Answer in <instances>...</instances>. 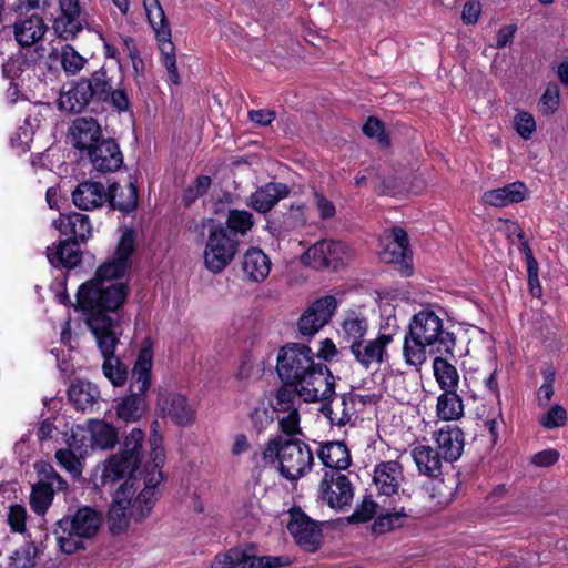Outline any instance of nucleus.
I'll list each match as a JSON object with an SVG mask.
<instances>
[{
  "mask_svg": "<svg viewBox=\"0 0 568 568\" xmlns=\"http://www.w3.org/2000/svg\"><path fill=\"white\" fill-rule=\"evenodd\" d=\"M315 353L302 343H287L277 354L276 372L285 385L297 387L305 403L325 400L334 394V376Z\"/></svg>",
  "mask_w": 568,
  "mask_h": 568,
  "instance_id": "f257e3e1",
  "label": "nucleus"
},
{
  "mask_svg": "<svg viewBox=\"0 0 568 568\" xmlns=\"http://www.w3.org/2000/svg\"><path fill=\"white\" fill-rule=\"evenodd\" d=\"M456 336L444 327L443 320L429 308L420 310L409 323L404 337L403 356L407 365L420 366L427 361V348L454 357Z\"/></svg>",
  "mask_w": 568,
  "mask_h": 568,
  "instance_id": "f03ea898",
  "label": "nucleus"
},
{
  "mask_svg": "<svg viewBox=\"0 0 568 568\" xmlns=\"http://www.w3.org/2000/svg\"><path fill=\"white\" fill-rule=\"evenodd\" d=\"M404 480L403 467L396 460L383 462L375 466L373 483L377 496L383 498V509L379 517L375 519L373 531L383 534L402 525L403 518L407 517L406 503L409 494L399 487Z\"/></svg>",
  "mask_w": 568,
  "mask_h": 568,
  "instance_id": "7ed1b4c3",
  "label": "nucleus"
},
{
  "mask_svg": "<svg viewBox=\"0 0 568 568\" xmlns=\"http://www.w3.org/2000/svg\"><path fill=\"white\" fill-rule=\"evenodd\" d=\"M262 459L268 464L278 463V473L290 481L304 477L314 463L310 446L297 438L272 437L265 444Z\"/></svg>",
  "mask_w": 568,
  "mask_h": 568,
  "instance_id": "20e7f679",
  "label": "nucleus"
},
{
  "mask_svg": "<svg viewBox=\"0 0 568 568\" xmlns=\"http://www.w3.org/2000/svg\"><path fill=\"white\" fill-rule=\"evenodd\" d=\"M97 346L103 357L102 371L113 386H122L128 379V367L115 355L122 334L121 325L102 314H94L85 320Z\"/></svg>",
  "mask_w": 568,
  "mask_h": 568,
  "instance_id": "39448f33",
  "label": "nucleus"
},
{
  "mask_svg": "<svg viewBox=\"0 0 568 568\" xmlns=\"http://www.w3.org/2000/svg\"><path fill=\"white\" fill-rule=\"evenodd\" d=\"M153 352L143 344L132 369L130 395L123 397L115 407L116 415L126 423H135L148 410L146 392L151 385Z\"/></svg>",
  "mask_w": 568,
  "mask_h": 568,
  "instance_id": "423d86ee",
  "label": "nucleus"
},
{
  "mask_svg": "<svg viewBox=\"0 0 568 568\" xmlns=\"http://www.w3.org/2000/svg\"><path fill=\"white\" fill-rule=\"evenodd\" d=\"M128 296V285L124 282H110L92 278L83 283L77 293L79 307L88 312L87 318L94 314H102L113 321L106 312H115L124 303Z\"/></svg>",
  "mask_w": 568,
  "mask_h": 568,
  "instance_id": "0eeeda50",
  "label": "nucleus"
},
{
  "mask_svg": "<svg viewBox=\"0 0 568 568\" xmlns=\"http://www.w3.org/2000/svg\"><path fill=\"white\" fill-rule=\"evenodd\" d=\"M119 189L120 185L116 182L111 183L108 191H105L104 185L100 182L84 181L79 183L72 192V202L82 211L101 207L105 202H109L113 210H119L123 213L134 211L138 205V190L134 183H129L128 195L124 201L116 200V191Z\"/></svg>",
  "mask_w": 568,
  "mask_h": 568,
  "instance_id": "6e6552de",
  "label": "nucleus"
},
{
  "mask_svg": "<svg viewBox=\"0 0 568 568\" xmlns=\"http://www.w3.org/2000/svg\"><path fill=\"white\" fill-rule=\"evenodd\" d=\"M202 229H209L203 252L204 265L213 274L223 272L235 258L240 241L224 224L213 219H202Z\"/></svg>",
  "mask_w": 568,
  "mask_h": 568,
  "instance_id": "1a4fd4ad",
  "label": "nucleus"
},
{
  "mask_svg": "<svg viewBox=\"0 0 568 568\" xmlns=\"http://www.w3.org/2000/svg\"><path fill=\"white\" fill-rule=\"evenodd\" d=\"M102 515L91 507L79 508L72 517H63L58 521L54 530L57 540L67 554L80 548L81 541L74 538H91L101 525Z\"/></svg>",
  "mask_w": 568,
  "mask_h": 568,
  "instance_id": "9d476101",
  "label": "nucleus"
},
{
  "mask_svg": "<svg viewBox=\"0 0 568 568\" xmlns=\"http://www.w3.org/2000/svg\"><path fill=\"white\" fill-rule=\"evenodd\" d=\"M148 20L152 26L159 41L162 63L166 68L170 80L180 84V75L176 68L175 47L171 41V28L159 0H143Z\"/></svg>",
  "mask_w": 568,
  "mask_h": 568,
  "instance_id": "9b49d317",
  "label": "nucleus"
},
{
  "mask_svg": "<svg viewBox=\"0 0 568 568\" xmlns=\"http://www.w3.org/2000/svg\"><path fill=\"white\" fill-rule=\"evenodd\" d=\"M87 88L93 102L108 104L119 113L130 110L129 92L123 83L114 85L113 78L104 67L95 70L90 77H84Z\"/></svg>",
  "mask_w": 568,
  "mask_h": 568,
  "instance_id": "f8f14e48",
  "label": "nucleus"
},
{
  "mask_svg": "<svg viewBox=\"0 0 568 568\" xmlns=\"http://www.w3.org/2000/svg\"><path fill=\"white\" fill-rule=\"evenodd\" d=\"M352 258V250L339 241L322 240L310 246L302 255L301 263L314 270L337 271Z\"/></svg>",
  "mask_w": 568,
  "mask_h": 568,
  "instance_id": "ddd939ff",
  "label": "nucleus"
},
{
  "mask_svg": "<svg viewBox=\"0 0 568 568\" xmlns=\"http://www.w3.org/2000/svg\"><path fill=\"white\" fill-rule=\"evenodd\" d=\"M135 232L132 229L125 230L118 243L114 256L100 265L93 278L110 282H119L130 266V256L134 251Z\"/></svg>",
  "mask_w": 568,
  "mask_h": 568,
  "instance_id": "4468645a",
  "label": "nucleus"
},
{
  "mask_svg": "<svg viewBox=\"0 0 568 568\" xmlns=\"http://www.w3.org/2000/svg\"><path fill=\"white\" fill-rule=\"evenodd\" d=\"M337 308V300L326 295L314 301L298 320V332L303 336H314L324 327Z\"/></svg>",
  "mask_w": 568,
  "mask_h": 568,
  "instance_id": "2eb2a0df",
  "label": "nucleus"
},
{
  "mask_svg": "<svg viewBox=\"0 0 568 568\" xmlns=\"http://www.w3.org/2000/svg\"><path fill=\"white\" fill-rule=\"evenodd\" d=\"M393 342L392 334H378L374 339L352 343L349 349L355 361L365 369L379 366L388 361L387 346Z\"/></svg>",
  "mask_w": 568,
  "mask_h": 568,
  "instance_id": "dca6fc26",
  "label": "nucleus"
},
{
  "mask_svg": "<svg viewBox=\"0 0 568 568\" xmlns=\"http://www.w3.org/2000/svg\"><path fill=\"white\" fill-rule=\"evenodd\" d=\"M320 493L323 500L334 509H344L349 506L354 497V489L348 477L334 471L324 474L320 484Z\"/></svg>",
  "mask_w": 568,
  "mask_h": 568,
  "instance_id": "f3484780",
  "label": "nucleus"
},
{
  "mask_svg": "<svg viewBox=\"0 0 568 568\" xmlns=\"http://www.w3.org/2000/svg\"><path fill=\"white\" fill-rule=\"evenodd\" d=\"M60 14L53 22V30L63 40H73L87 26L85 13L79 0H59Z\"/></svg>",
  "mask_w": 568,
  "mask_h": 568,
  "instance_id": "a211bd4d",
  "label": "nucleus"
},
{
  "mask_svg": "<svg viewBox=\"0 0 568 568\" xmlns=\"http://www.w3.org/2000/svg\"><path fill=\"white\" fill-rule=\"evenodd\" d=\"M69 133L73 148L80 151L82 159H84L88 151L106 139L103 138L99 122L91 116H81L73 120Z\"/></svg>",
  "mask_w": 568,
  "mask_h": 568,
  "instance_id": "6ab92c4d",
  "label": "nucleus"
},
{
  "mask_svg": "<svg viewBox=\"0 0 568 568\" xmlns=\"http://www.w3.org/2000/svg\"><path fill=\"white\" fill-rule=\"evenodd\" d=\"M84 158L89 160L97 172L102 174L115 172L123 165V154L120 145L112 138L100 141L98 145L84 154Z\"/></svg>",
  "mask_w": 568,
  "mask_h": 568,
  "instance_id": "aec40b11",
  "label": "nucleus"
},
{
  "mask_svg": "<svg viewBox=\"0 0 568 568\" xmlns=\"http://www.w3.org/2000/svg\"><path fill=\"white\" fill-rule=\"evenodd\" d=\"M379 258L385 263L399 264L406 276L412 274L409 240L404 229H392L390 237L386 239L384 248L379 252Z\"/></svg>",
  "mask_w": 568,
  "mask_h": 568,
  "instance_id": "412c9836",
  "label": "nucleus"
},
{
  "mask_svg": "<svg viewBox=\"0 0 568 568\" xmlns=\"http://www.w3.org/2000/svg\"><path fill=\"white\" fill-rule=\"evenodd\" d=\"M335 393L327 399L321 400L323 404L320 412L329 420L332 425L343 427L353 425L356 419V400L351 393L342 394L333 399Z\"/></svg>",
  "mask_w": 568,
  "mask_h": 568,
  "instance_id": "4be33fe9",
  "label": "nucleus"
},
{
  "mask_svg": "<svg viewBox=\"0 0 568 568\" xmlns=\"http://www.w3.org/2000/svg\"><path fill=\"white\" fill-rule=\"evenodd\" d=\"M287 530L294 537L296 544L306 550L313 551L321 544V528L302 511L292 514Z\"/></svg>",
  "mask_w": 568,
  "mask_h": 568,
  "instance_id": "5701e85b",
  "label": "nucleus"
},
{
  "mask_svg": "<svg viewBox=\"0 0 568 568\" xmlns=\"http://www.w3.org/2000/svg\"><path fill=\"white\" fill-rule=\"evenodd\" d=\"M433 439L435 448L446 463L457 460L464 449V433L458 426L446 425L434 432Z\"/></svg>",
  "mask_w": 568,
  "mask_h": 568,
  "instance_id": "b1692460",
  "label": "nucleus"
},
{
  "mask_svg": "<svg viewBox=\"0 0 568 568\" xmlns=\"http://www.w3.org/2000/svg\"><path fill=\"white\" fill-rule=\"evenodd\" d=\"M52 226L62 235L69 236L68 240L84 244L92 234V224L88 215L82 213L60 214L59 219L52 222Z\"/></svg>",
  "mask_w": 568,
  "mask_h": 568,
  "instance_id": "393cba45",
  "label": "nucleus"
},
{
  "mask_svg": "<svg viewBox=\"0 0 568 568\" xmlns=\"http://www.w3.org/2000/svg\"><path fill=\"white\" fill-rule=\"evenodd\" d=\"M134 495L133 485L126 480L116 490L114 500L108 513V523L112 534H121L129 526V517L126 509L131 504L132 496Z\"/></svg>",
  "mask_w": 568,
  "mask_h": 568,
  "instance_id": "a878e982",
  "label": "nucleus"
},
{
  "mask_svg": "<svg viewBox=\"0 0 568 568\" xmlns=\"http://www.w3.org/2000/svg\"><path fill=\"white\" fill-rule=\"evenodd\" d=\"M288 195L290 187L285 183L268 182L251 194L248 205L258 213H267Z\"/></svg>",
  "mask_w": 568,
  "mask_h": 568,
  "instance_id": "bb28decb",
  "label": "nucleus"
},
{
  "mask_svg": "<svg viewBox=\"0 0 568 568\" xmlns=\"http://www.w3.org/2000/svg\"><path fill=\"white\" fill-rule=\"evenodd\" d=\"M68 396L74 408L82 413H93L101 398L98 386L82 379H78L70 385Z\"/></svg>",
  "mask_w": 568,
  "mask_h": 568,
  "instance_id": "cd10ccee",
  "label": "nucleus"
},
{
  "mask_svg": "<svg viewBox=\"0 0 568 568\" xmlns=\"http://www.w3.org/2000/svg\"><path fill=\"white\" fill-rule=\"evenodd\" d=\"M90 102H93L84 77L77 81H73L68 90L60 93L58 100V106L61 111L67 113H80L82 112Z\"/></svg>",
  "mask_w": 568,
  "mask_h": 568,
  "instance_id": "c85d7f7f",
  "label": "nucleus"
},
{
  "mask_svg": "<svg viewBox=\"0 0 568 568\" xmlns=\"http://www.w3.org/2000/svg\"><path fill=\"white\" fill-rule=\"evenodd\" d=\"M413 460L418 471L430 478H438L443 471L445 458L432 445L419 444L412 449Z\"/></svg>",
  "mask_w": 568,
  "mask_h": 568,
  "instance_id": "c756f323",
  "label": "nucleus"
},
{
  "mask_svg": "<svg viewBox=\"0 0 568 568\" xmlns=\"http://www.w3.org/2000/svg\"><path fill=\"white\" fill-rule=\"evenodd\" d=\"M528 194L524 182L516 181L503 187L486 191L483 194V202L494 207H504L510 204L523 202Z\"/></svg>",
  "mask_w": 568,
  "mask_h": 568,
  "instance_id": "7c9ffc66",
  "label": "nucleus"
},
{
  "mask_svg": "<svg viewBox=\"0 0 568 568\" xmlns=\"http://www.w3.org/2000/svg\"><path fill=\"white\" fill-rule=\"evenodd\" d=\"M159 406L165 416L180 426H187L194 420V412L181 394L170 393L161 396Z\"/></svg>",
  "mask_w": 568,
  "mask_h": 568,
  "instance_id": "2f4dec72",
  "label": "nucleus"
},
{
  "mask_svg": "<svg viewBox=\"0 0 568 568\" xmlns=\"http://www.w3.org/2000/svg\"><path fill=\"white\" fill-rule=\"evenodd\" d=\"M13 29L17 42L22 47H31L43 38L48 27L39 13H33L17 20Z\"/></svg>",
  "mask_w": 568,
  "mask_h": 568,
  "instance_id": "473e14b6",
  "label": "nucleus"
},
{
  "mask_svg": "<svg viewBox=\"0 0 568 568\" xmlns=\"http://www.w3.org/2000/svg\"><path fill=\"white\" fill-rule=\"evenodd\" d=\"M47 257L54 267L73 268L80 264L82 252L79 244L67 239L59 242L58 245L48 246Z\"/></svg>",
  "mask_w": 568,
  "mask_h": 568,
  "instance_id": "72a5a7b5",
  "label": "nucleus"
},
{
  "mask_svg": "<svg viewBox=\"0 0 568 568\" xmlns=\"http://www.w3.org/2000/svg\"><path fill=\"white\" fill-rule=\"evenodd\" d=\"M317 456L321 462L333 470H344L351 465V453L344 442L324 443Z\"/></svg>",
  "mask_w": 568,
  "mask_h": 568,
  "instance_id": "f704fd0d",
  "label": "nucleus"
},
{
  "mask_svg": "<svg viewBox=\"0 0 568 568\" xmlns=\"http://www.w3.org/2000/svg\"><path fill=\"white\" fill-rule=\"evenodd\" d=\"M242 268L251 281L261 282L270 274L271 260L261 248L251 247L243 256Z\"/></svg>",
  "mask_w": 568,
  "mask_h": 568,
  "instance_id": "c9c22d12",
  "label": "nucleus"
},
{
  "mask_svg": "<svg viewBox=\"0 0 568 568\" xmlns=\"http://www.w3.org/2000/svg\"><path fill=\"white\" fill-rule=\"evenodd\" d=\"M436 416L445 422L458 420L464 416V404L457 389L443 390L437 397Z\"/></svg>",
  "mask_w": 568,
  "mask_h": 568,
  "instance_id": "e433bc0d",
  "label": "nucleus"
},
{
  "mask_svg": "<svg viewBox=\"0 0 568 568\" xmlns=\"http://www.w3.org/2000/svg\"><path fill=\"white\" fill-rule=\"evenodd\" d=\"M447 356L439 354L433 361L434 377L442 390L457 389L459 386L458 371Z\"/></svg>",
  "mask_w": 568,
  "mask_h": 568,
  "instance_id": "4c0bfd02",
  "label": "nucleus"
},
{
  "mask_svg": "<svg viewBox=\"0 0 568 568\" xmlns=\"http://www.w3.org/2000/svg\"><path fill=\"white\" fill-rule=\"evenodd\" d=\"M136 468L138 466L135 465L134 458H125L121 454L113 455L105 464L102 474V483L104 485L108 483H115L122 479L125 475L133 473Z\"/></svg>",
  "mask_w": 568,
  "mask_h": 568,
  "instance_id": "58836bf2",
  "label": "nucleus"
},
{
  "mask_svg": "<svg viewBox=\"0 0 568 568\" xmlns=\"http://www.w3.org/2000/svg\"><path fill=\"white\" fill-rule=\"evenodd\" d=\"M342 331L351 344L361 342L368 331V321L356 312H349L342 322Z\"/></svg>",
  "mask_w": 568,
  "mask_h": 568,
  "instance_id": "ea45409f",
  "label": "nucleus"
},
{
  "mask_svg": "<svg viewBox=\"0 0 568 568\" xmlns=\"http://www.w3.org/2000/svg\"><path fill=\"white\" fill-rule=\"evenodd\" d=\"M91 440L100 448H111L118 440V432L110 424L103 420H94L89 427Z\"/></svg>",
  "mask_w": 568,
  "mask_h": 568,
  "instance_id": "a19ab883",
  "label": "nucleus"
},
{
  "mask_svg": "<svg viewBox=\"0 0 568 568\" xmlns=\"http://www.w3.org/2000/svg\"><path fill=\"white\" fill-rule=\"evenodd\" d=\"M77 436L78 434L72 430V434L68 440L69 448L58 449L55 452V458L59 465H61L68 471L74 475H80L82 471L81 463L73 452V449L78 450L81 448V445L77 444Z\"/></svg>",
  "mask_w": 568,
  "mask_h": 568,
  "instance_id": "79ce46f5",
  "label": "nucleus"
},
{
  "mask_svg": "<svg viewBox=\"0 0 568 568\" xmlns=\"http://www.w3.org/2000/svg\"><path fill=\"white\" fill-rule=\"evenodd\" d=\"M54 496V489L51 484L40 480L32 486L30 495V506L38 515H43L51 505Z\"/></svg>",
  "mask_w": 568,
  "mask_h": 568,
  "instance_id": "37998d69",
  "label": "nucleus"
},
{
  "mask_svg": "<svg viewBox=\"0 0 568 568\" xmlns=\"http://www.w3.org/2000/svg\"><path fill=\"white\" fill-rule=\"evenodd\" d=\"M298 398L301 397L297 387L284 384L276 392L274 410L278 414L298 410Z\"/></svg>",
  "mask_w": 568,
  "mask_h": 568,
  "instance_id": "c03bdc74",
  "label": "nucleus"
},
{
  "mask_svg": "<svg viewBox=\"0 0 568 568\" xmlns=\"http://www.w3.org/2000/svg\"><path fill=\"white\" fill-rule=\"evenodd\" d=\"M60 64L69 75H75L85 65L87 60L71 45L64 44L59 53Z\"/></svg>",
  "mask_w": 568,
  "mask_h": 568,
  "instance_id": "a18cd8bd",
  "label": "nucleus"
},
{
  "mask_svg": "<svg viewBox=\"0 0 568 568\" xmlns=\"http://www.w3.org/2000/svg\"><path fill=\"white\" fill-rule=\"evenodd\" d=\"M253 215L247 211L231 210L225 223L227 231L236 237L239 234L245 235L253 227Z\"/></svg>",
  "mask_w": 568,
  "mask_h": 568,
  "instance_id": "49530a36",
  "label": "nucleus"
},
{
  "mask_svg": "<svg viewBox=\"0 0 568 568\" xmlns=\"http://www.w3.org/2000/svg\"><path fill=\"white\" fill-rule=\"evenodd\" d=\"M383 508V503L374 501L371 496L364 497L362 503L356 506L354 513L349 516V521L366 523L374 516H377V519L381 513H385Z\"/></svg>",
  "mask_w": 568,
  "mask_h": 568,
  "instance_id": "de8ad7c7",
  "label": "nucleus"
},
{
  "mask_svg": "<svg viewBox=\"0 0 568 568\" xmlns=\"http://www.w3.org/2000/svg\"><path fill=\"white\" fill-rule=\"evenodd\" d=\"M145 438V434L140 428H133L131 433L125 437L121 455L125 458L132 457L135 459V465L139 466L141 462L142 443Z\"/></svg>",
  "mask_w": 568,
  "mask_h": 568,
  "instance_id": "09e8293b",
  "label": "nucleus"
},
{
  "mask_svg": "<svg viewBox=\"0 0 568 568\" xmlns=\"http://www.w3.org/2000/svg\"><path fill=\"white\" fill-rule=\"evenodd\" d=\"M212 184V179L209 175H200L194 182L184 190L182 201L189 206L199 197L207 193Z\"/></svg>",
  "mask_w": 568,
  "mask_h": 568,
  "instance_id": "8fccbe9b",
  "label": "nucleus"
},
{
  "mask_svg": "<svg viewBox=\"0 0 568 568\" xmlns=\"http://www.w3.org/2000/svg\"><path fill=\"white\" fill-rule=\"evenodd\" d=\"M37 547L33 544H24L10 557L11 565L16 568H31L36 565Z\"/></svg>",
  "mask_w": 568,
  "mask_h": 568,
  "instance_id": "3c124183",
  "label": "nucleus"
},
{
  "mask_svg": "<svg viewBox=\"0 0 568 568\" xmlns=\"http://www.w3.org/2000/svg\"><path fill=\"white\" fill-rule=\"evenodd\" d=\"M278 425L283 434L288 437L301 435L302 430L300 427V413L293 410L278 415Z\"/></svg>",
  "mask_w": 568,
  "mask_h": 568,
  "instance_id": "603ef678",
  "label": "nucleus"
},
{
  "mask_svg": "<svg viewBox=\"0 0 568 568\" xmlns=\"http://www.w3.org/2000/svg\"><path fill=\"white\" fill-rule=\"evenodd\" d=\"M567 423L566 409L556 404L540 419V425L547 429L561 427Z\"/></svg>",
  "mask_w": 568,
  "mask_h": 568,
  "instance_id": "864d4df0",
  "label": "nucleus"
},
{
  "mask_svg": "<svg viewBox=\"0 0 568 568\" xmlns=\"http://www.w3.org/2000/svg\"><path fill=\"white\" fill-rule=\"evenodd\" d=\"M559 88L557 84H549L540 99V109L544 114H552L559 105Z\"/></svg>",
  "mask_w": 568,
  "mask_h": 568,
  "instance_id": "5fc2aeb1",
  "label": "nucleus"
},
{
  "mask_svg": "<svg viewBox=\"0 0 568 568\" xmlns=\"http://www.w3.org/2000/svg\"><path fill=\"white\" fill-rule=\"evenodd\" d=\"M515 129L523 139H530L532 133L536 131L534 116L529 112H519L515 116Z\"/></svg>",
  "mask_w": 568,
  "mask_h": 568,
  "instance_id": "6e6d98bb",
  "label": "nucleus"
},
{
  "mask_svg": "<svg viewBox=\"0 0 568 568\" xmlns=\"http://www.w3.org/2000/svg\"><path fill=\"white\" fill-rule=\"evenodd\" d=\"M363 133L368 138H376L379 143L388 144V138L385 134L384 124L377 118L369 116L363 125Z\"/></svg>",
  "mask_w": 568,
  "mask_h": 568,
  "instance_id": "4d7b16f0",
  "label": "nucleus"
},
{
  "mask_svg": "<svg viewBox=\"0 0 568 568\" xmlns=\"http://www.w3.org/2000/svg\"><path fill=\"white\" fill-rule=\"evenodd\" d=\"M27 511L21 505H12L9 508L8 523L16 532H23L26 528Z\"/></svg>",
  "mask_w": 568,
  "mask_h": 568,
  "instance_id": "13d9d810",
  "label": "nucleus"
},
{
  "mask_svg": "<svg viewBox=\"0 0 568 568\" xmlns=\"http://www.w3.org/2000/svg\"><path fill=\"white\" fill-rule=\"evenodd\" d=\"M430 497L437 499L436 505L443 508L453 501L455 494L452 486L440 481L433 486Z\"/></svg>",
  "mask_w": 568,
  "mask_h": 568,
  "instance_id": "bf43d9fd",
  "label": "nucleus"
},
{
  "mask_svg": "<svg viewBox=\"0 0 568 568\" xmlns=\"http://www.w3.org/2000/svg\"><path fill=\"white\" fill-rule=\"evenodd\" d=\"M151 459L155 468L163 467L165 462L164 450L162 448V437L155 429L150 435Z\"/></svg>",
  "mask_w": 568,
  "mask_h": 568,
  "instance_id": "052dcab7",
  "label": "nucleus"
},
{
  "mask_svg": "<svg viewBox=\"0 0 568 568\" xmlns=\"http://www.w3.org/2000/svg\"><path fill=\"white\" fill-rule=\"evenodd\" d=\"M26 61L22 57H10L2 63V73L7 79H16L24 71Z\"/></svg>",
  "mask_w": 568,
  "mask_h": 568,
  "instance_id": "680f3d73",
  "label": "nucleus"
},
{
  "mask_svg": "<svg viewBox=\"0 0 568 568\" xmlns=\"http://www.w3.org/2000/svg\"><path fill=\"white\" fill-rule=\"evenodd\" d=\"M314 204L320 213L321 219L327 220L336 214L335 205L332 201L324 196V194L320 192H314Z\"/></svg>",
  "mask_w": 568,
  "mask_h": 568,
  "instance_id": "e2e57ef3",
  "label": "nucleus"
},
{
  "mask_svg": "<svg viewBox=\"0 0 568 568\" xmlns=\"http://www.w3.org/2000/svg\"><path fill=\"white\" fill-rule=\"evenodd\" d=\"M239 566V549L232 548L225 554H219L211 568H236Z\"/></svg>",
  "mask_w": 568,
  "mask_h": 568,
  "instance_id": "0e129e2a",
  "label": "nucleus"
},
{
  "mask_svg": "<svg viewBox=\"0 0 568 568\" xmlns=\"http://www.w3.org/2000/svg\"><path fill=\"white\" fill-rule=\"evenodd\" d=\"M481 13V4L479 1H468L464 4L462 20L465 24H475Z\"/></svg>",
  "mask_w": 568,
  "mask_h": 568,
  "instance_id": "69168bd1",
  "label": "nucleus"
},
{
  "mask_svg": "<svg viewBox=\"0 0 568 568\" xmlns=\"http://www.w3.org/2000/svg\"><path fill=\"white\" fill-rule=\"evenodd\" d=\"M276 118V112L274 110L261 109V110H251L248 112V119L260 125L266 126L270 125Z\"/></svg>",
  "mask_w": 568,
  "mask_h": 568,
  "instance_id": "338daca9",
  "label": "nucleus"
},
{
  "mask_svg": "<svg viewBox=\"0 0 568 568\" xmlns=\"http://www.w3.org/2000/svg\"><path fill=\"white\" fill-rule=\"evenodd\" d=\"M559 459V453L556 449H546L535 454L531 463L538 467H548Z\"/></svg>",
  "mask_w": 568,
  "mask_h": 568,
  "instance_id": "774afa93",
  "label": "nucleus"
}]
</instances>
